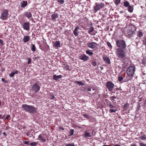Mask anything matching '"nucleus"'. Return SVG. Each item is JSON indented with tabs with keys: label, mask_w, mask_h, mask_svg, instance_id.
Returning <instances> with one entry per match:
<instances>
[{
	"label": "nucleus",
	"mask_w": 146,
	"mask_h": 146,
	"mask_svg": "<svg viewBox=\"0 0 146 146\" xmlns=\"http://www.w3.org/2000/svg\"><path fill=\"white\" fill-rule=\"evenodd\" d=\"M22 107L23 110L31 113H35L37 112V108L33 106L23 104L22 105Z\"/></svg>",
	"instance_id": "nucleus-1"
},
{
	"label": "nucleus",
	"mask_w": 146,
	"mask_h": 146,
	"mask_svg": "<svg viewBox=\"0 0 146 146\" xmlns=\"http://www.w3.org/2000/svg\"><path fill=\"white\" fill-rule=\"evenodd\" d=\"M125 49L117 48L115 50L116 56L119 58L123 59L125 57Z\"/></svg>",
	"instance_id": "nucleus-2"
},
{
	"label": "nucleus",
	"mask_w": 146,
	"mask_h": 146,
	"mask_svg": "<svg viewBox=\"0 0 146 146\" xmlns=\"http://www.w3.org/2000/svg\"><path fill=\"white\" fill-rule=\"evenodd\" d=\"M91 89L93 91L95 90V89L94 88H92L91 86H88V87H82L80 88V91H85L86 92L87 91L88 94L91 96H95V93H91L89 92V91H91Z\"/></svg>",
	"instance_id": "nucleus-3"
},
{
	"label": "nucleus",
	"mask_w": 146,
	"mask_h": 146,
	"mask_svg": "<svg viewBox=\"0 0 146 146\" xmlns=\"http://www.w3.org/2000/svg\"><path fill=\"white\" fill-rule=\"evenodd\" d=\"M116 44L118 47L117 48L125 49L126 45L125 41L123 40H117L116 41Z\"/></svg>",
	"instance_id": "nucleus-4"
},
{
	"label": "nucleus",
	"mask_w": 146,
	"mask_h": 146,
	"mask_svg": "<svg viewBox=\"0 0 146 146\" xmlns=\"http://www.w3.org/2000/svg\"><path fill=\"white\" fill-rule=\"evenodd\" d=\"M135 67L133 66H129L127 70V73L129 77H131L133 75L135 72Z\"/></svg>",
	"instance_id": "nucleus-5"
},
{
	"label": "nucleus",
	"mask_w": 146,
	"mask_h": 146,
	"mask_svg": "<svg viewBox=\"0 0 146 146\" xmlns=\"http://www.w3.org/2000/svg\"><path fill=\"white\" fill-rule=\"evenodd\" d=\"M104 6V3H96L93 7L94 11H99Z\"/></svg>",
	"instance_id": "nucleus-6"
},
{
	"label": "nucleus",
	"mask_w": 146,
	"mask_h": 146,
	"mask_svg": "<svg viewBox=\"0 0 146 146\" xmlns=\"http://www.w3.org/2000/svg\"><path fill=\"white\" fill-rule=\"evenodd\" d=\"M8 10L7 9H5L1 14V19L3 20H7L8 18Z\"/></svg>",
	"instance_id": "nucleus-7"
},
{
	"label": "nucleus",
	"mask_w": 146,
	"mask_h": 146,
	"mask_svg": "<svg viewBox=\"0 0 146 146\" xmlns=\"http://www.w3.org/2000/svg\"><path fill=\"white\" fill-rule=\"evenodd\" d=\"M106 86L108 90L110 91H112L114 88V84L111 81L107 82Z\"/></svg>",
	"instance_id": "nucleus-8"
},
{
	"label": "nucleus",
	"mask_w": 146,
	"mask_h": 146,
	"mask_svg": "<svg viewBox=\"0 0 146 146\" xmlns=\"http://www.w3.org/2000/svg\"><path fill=\"white\" fill-rule=\"evenodd\" d=\"M98 44L96 42H92L87 44L88 47L92 49H96L97 48Z\"/></svg>",
	"instance_id": "nucleus-9"
},
{
	"label": "nucleus",
	"mask_w": 146,
	"mask_h": 146,
	"mask_svg": "<svg viewBox=\"0 0 146 146\" xmlns=\"http://www.w3.org/2000/svg\"><path fill=\"white\" fill-rule=\"evenodd\" d=\"M40 87L37 83L34 84L32 88V90L35 93L38 92L40 90Z\"/></svg>",
	"instance_id": "nucleus-10"
},
{
	"label": "nucleus",
	"mask_w": 146,
	"mask_h": 146,
	"mask_svg": "<svg viewBox=\"0 0 146 146\" xmlns=\"http://www.w3.org/2000/svg\"><path fill=\"white\" fill-rule=\"evenodd\" d=\"M47 134L46 133H42L40 134L38 136L39 140L42 141L43 142L46 141V138H47Z\"/></svg>",
	"instance_id": "nucleus-11"
},
{
	"label": "nucleus",
	"mask_w": 146,
	"mask_h": 146,
	"mask_svg": "<svg viewBox=\"0 0 146 146\" xmlns=\"http://www.w3.org/2000/svg\"><path fill=\"white\" fill-rule=\"evenodd\" d=\"M30 23L29 22L24 23L23 25V27L24 29L28 31L30 29Z\"/></svg>",
	"instance_id": "nucleus-12"
},
{
	"label": "nucleus",
	"mask_w": 146,
	"mask_h": 146,
	"mask_svg": "<svg viewBox=\"0 0 146 146\" xmlns=\"http://www.w3.org/2000/svg\"><path fill=\"white\" fill-rule=\"evenodd\" d=\"M102 58L103 60L106 64H111L110 59L106 56L105 55H103L102 56Z\"/></svg>",
	"instance_id": "nucleus-13"
},
{
	"label": "nucleus",
	"mask_w": 146,
	"mask_h": 146,
	"mask_svg": "<svg viewBox=\"0 0 146 146\" xmlns=\"http://www.w3.org/2000/svg\"><path fill=\"white\" fill-rule=\"evenodd\" d=\"M79 29V27L77 26L76 27L73 33L75 36H77L78 35V34L80 33V32L78 31V29Z\"/></svg>",
	"instance_id": "nucleus-14"
},
{
	"label": "nucleus",
	"mask_w": 146,
	"mask_h": 146,
	"mask_svg": "<svg viewBox=\"0 0 146 146\" xmlns=\"http://www.w3.org/2000/svg\"><path fill=\"white\" fill-rule=\"evenodd\" d=\"M88 29L89 30V31L88 32V33L90 35H95V33H92V32L94 31V28L93 27L91 26Z\"/></svg>",
	"instance_id": "nucleus-15"
},
{
	"label": "nucleus",
	"mask_w": 146,
	"mask_h": 146,
	"mask_svg": "<svg viewBox=\"0 0 146 146\" xmlns=\"http://www.w3.org/2000/svg\"><path fill=\"white\" fill-rule=\"evenodd\" d=\"M89 57L86 56L85 54H83L82 56H80V59L84 61H86L89 59Z\"/></svg>",
	"instance_id": "nucleus-16"
},
{
	"label": "nucleus",
	"mask_w": 146,
	"mask_h": 146,
	"mask_svg": "<svg viewBox=\"0 0 146 146\" xmlns=\"http://www.w3.org/2000/svg\"><path fill=\"white\" fill-rule=\"evenodd\" d=\"M62 76L61 75H59L57 76L55 75H54L53 76V79L57 81L58 79H61L62 78Z\"/></svg>",
	"instance_id": "nucleus-17"
},
{
	"label": "nucleus",
	"mask_w": 146,
	"mask_h": 146,
	"mask_svg": "<svg viewBox=\"0 0 146 146\" xmlns=\"http://www.w3.org/2000/svg\"><path fill=\"white\" fill-rule=\"evenodd\" d=\"M85 134L82 135L84 137H90L92 136V135L90 133L87 132V131H85Z\"/></svg>",
	"instance_id": "nucleus-18"
},
{
	"label": "nucleus",
	"mask_w": 146,
	"mask_h": 146,
	"mask_svg": "<svg viewBox=\"0 0 146 146\" xmlns=\"http://www.w3.org/2000/svg\"><path fill=\"white\" fill-rule=\"evenodd\" d=\"M25 16L28 19L32 17V14L30 12H26L25 13Z\"/></svg>",
	"instance_id": "nucleus-19"
},
{
	"label": "nucleus",
	"mask_w": 146,
	"mask_h": 146,
	"mask_svg": "<svg viewBox=\"0 0 146 146\" xmlns=\"http://www.w3.org/2000/svg\"><path fill=\"white\" fill-rule=\"evenodd\" d=\"M54 46L56 47H60V44L59 41H56L54 43Z\"/></svg>",
	"instance_id": "nucleus-20"
},
{
	"label": "nucleus",
	"mask_w": 146,
	"mask_h": 146,
	"mask_svg": "<svg viewBox=\"0 0 146 146\" xmlns=\"http://www.w3.org/2000/svg\"><path fill=\"white\" fill-rule=\"evenodd\" d=\"M30 40V37L28 36H25L23 39V42H28Z\"/></svg>",
	"instance_id": "nucleus-21"
},
{
	"label": "nucleus",
	"mask_w": 146,
	"mask_h": 146,
	"mask_svg": "<svg viewBox=\"0 0 146 146\" xmlns=\"http://www.w3.org/2000/svg\"><path fill=\"white\" fill-rule=\"evenodd\" d=\"M51 17L52 19L54 20L57 19L58 17V16L57 13H55L52 15Z\"/></svg>",
	"instance_id": "nucleus-22"
},
{
	"label": "nucleus",
	"mask_w": 146,
	"mask_h": 146,
	"mask_svg": "<svg viewBox=\"0 0 146 146\" xmlns=\"http://www.w3.org/2000/svg\"><path fill=\"white\" fill-rule=\"evenodd\" d=\"M27 5V1H23L21 3V7L22 8H25Z\"/></svg>",
	"instance_id": "nucleus-23"
},
{
	"label": "nucleus",
	"mask_w": 146,
	"mask_h": 146,
	"mask_svg": "<svg viewBox=\"0 0 146 146\" xmlns=\"http://www.w3.org/2000/svg\"><path fill=\"white\" fill-rule=\"evenodd\" d=\"M129 104L127 102L123 106V109H124V110H127L129 108Z\"/></svg>",
	"instance_id": "nucleus-24"
},
{
	"label": "nucleus",
	"mask_w": 146,
	"mask_h": 146,
	"mask_svg": "<svg viewBox=\"0 0 146 146\" xmlns=\"http://www.w3.org/2000/svg\"><path fill=\"white\" fill-rule=\"evenodd\" d=\"M63 68H64L66 70H70L69 65L67 64H64Z\"/></svg>",
	"instance_id": "nucleus-25"
},
{
	"label": "nucleus",
	"mask_w": 146,
	"mask_h": 146,
	"mask_svg": "<svg viewBox=\"0 0 146 146\" xmlns=\"http://www.w3.org/2000/svg\"><path fill=\"white\" fill-rule=\"evenodd\" d=\"M133 7L131 6V5H130L128 7V11L130 13H132L133 11Z\"/></svg>",
	"instance_id": "nucleus-26"
},
{
	"label": "nucleus",
	"mask_w": 146,
	"mask_h": 146,
	"mask_svg": "<svg viewBox=\"0 0 146 146\" xmlns=\"http://www.w3.org/2000/svg\"><path fill=\"white\" fill-rule=\"evenodd\" d=\"M75 83L78 84L80 85L81 86L85 85V84L82 81H75Z\"/></svg>",
	"instance_id": "nucleus-27"
},
{
	"label": "nucleus",
	"mask_w": 146,
	"mask_h": 146,
	"mask_svg": "<svg viewBox=\"0 0 146 146\" xmlns=\"http://www.w3.org/2000/svg\"><path fill=\"white\" fill-rule=\"evenodd\" d=\"M18 73V71L17 70H15V72H13L11 74H10L9 76L11 77H13L15 74H17Z\"/></svg>",
	"instance_id": "nucleus-28"
},
{
	"label": "nucleus",
	"mask_w": 146,
	"mask_h": 146,
	"mask_svg": "<svg viewBox=\"0 0 146 146\" xmlns=\"http://www.w3.org/2000/svg\"><path fill=\"white\" fill-rule=\"evenodd\" d=\"M137 36L139 38H141L143 36V34L142 31H138V32Z\"/></svg>",
	"instance_id": "nucleus-29"
},
{
	"label": "nucleus",
	"mask_w": 146,
	"mask_h": 146,
	"mask_svg": "<svg viewBox=\"0 0 146 146\" xmlns=\"http://www.w3.org/2000/svg\"><path fill=\"white\" fill-rule=\"evenodd\" d=\"M86 53L88 54L90 56H92L93 54V53L91 52V50H88L86 51Z\"/></svg>",
	"instance_id": "nucleus-30"
},
{
	"label": "nucleus",
	"mask_w": 146,
	"mask_h": 146,
	"mask_svg": "<svg viewBox=\"0 0 146 146\" xmlns=\"http://www.w3.org/2000/svg\"><path fill=\"white\" fill-rule=\"evenodd\" d=\"M32 131V129H30V130H29L28 132L27 133H26L27 135V136H29L30 135H31V137L33 136V135L32 134V133H31V132Z\"/></svg>",
	"instance_id": "nucleus-31"
},
{
	"label": "nucleus",
	"mask_w": 146,
	"mask_h": 146,
	"mask_svg": "<svg viewBox=\"0 0 146 146\" xmlns=\"http://www.w3.org/2000/svg\"><path fill=\"white\" fill-rule=\"evenodd\" d=\"M74 133V129H71L70 130V131L69 134V136H71L73 135Z\"/></svg>",
	"instance_id": "nucleus-32"
},
{
	"label": "nucleus",
	"mask_w": 146,
	"mask_h": 146,
	"mask_svg": "<svg viewBox=\"0 0 146 146\" xmlns=\"http://www.w3.org/2000/svg\"><path fill=\"white\" fill-rule=\"evenodd\" d=\"M38 143V142H32L29 143V145H30L31 146H36L37 145Z\"/></svg>",
	"instance_id": "nucleus-33"
},
{
	"label": "nucleus",
	"mask_w": 146,
	"mask_h": 146,
	"mask_svg": "<svg viewBox=\"0 0 146 146\" xmlns=\"http://www.w3.org/2000/svg\"><path fill=\"white\" fill-rule=\"evenodd\" d=\"M124 6L126 7H128L130 5H129V2L127 1H125L124 2Z\"/></svg>",
	"instance_id": "nucleus-34"
},
{
	"label": "nucleus",
	"mask_w": 146,
	"mask_h": 146,
	"mask_svg": "<svg viewBox=\"0 0 146 146\" xmlns=\"http://www.w3.org/2000/svg\"><path fill=\"white\" fill-rule=\"evenodd\" d=\"M107 44L108 46L109 47L110 49H111L112 48V46L111 45V43L109 41L107 42Z\"/></svg>",
	"instance_id": "nucleus-35"
},
{
	"label": "nucleus",
	"mask_w": 146,
	"mask_h": 146,
	"mask_svg": "<svg viewBox=\"0 0 146 146\" xmlns=\"http://www.w3.org/2000/svg\"><path fill=\"white\" fill-rule=\"evenodd\" d=\"M31 50L33 51H35L36 50V48L34 44L32 45V46L31 49Z\"/></svg>",
	"instance_id": "nucleus-36"
},
{
	"label": "nucleus",
	"mask_w": 146,
	"mask_h": 146,
	"mask_svg": "<svg viewBox=\"0 0 146 146\" xmlns=\"http://www.w3.org/2000/svg\"><path fill=\"white\" fill-rule=\"evenodd\" d=\"M140 138L142 140H144L146 139V135H143L141 136Z\"/></svg>",
	"instance_id": "nucleus-37"
},
{
	"label": "nucleus",
	"mask_w": 146,
	"mask_h": 146,
	"mask_svg": "<svg viewBox=\"0 0 146 146\" xmlns=\"http://www.w3.org/2000/svg\"><path fill=\"white\" fill-rule=\"evenodd\" d=\"M120 0H115V3L117 6L120 3Z\"/></svg>",
	"instance_id": "nucleus-38"
},
{
	"label": "nucleus",
	"mask_w": 146,
	"mask_h": 146,
	"mask_svg": "<svg viewBox=\"0 0 146 146\" xmlns=\"http://www.w3.org/2000/svg\"><path fill=\"white\" fill-rule=\"evenodd\" d=\"M123 79V78L122 76H121L118 78V80L119 82L121 81Z\"/></svg>",
	"instance_id": "nucleus-39"
},
{
	"label": "nucleus",
	"mask_w": 146,
	"mask_h": 146,
	"mask_svg": "<svg viewBox=\"0 0 146 146\" xmlns=\"http://www.w3.org/2000/svg\"><path fill=\"white\" fill-rule=\"evenodd\" d=\"M65 146H75L74 143H69L65 145Z\"/></svg>",
	"instance_id": "nucleus-40"
},
{
	"label": "nucleus",
	"mask_w": 146,
	"mask_h": 146,
	"mask_svg": "<svg viewBox=\"0 0 146 146\" xmlns=\"http://www.w3.org/2000/svg\"><path fill=\"white\" fill-rule=\"evenodd\" d=\"M50 99H53L54 100H56V98L55 97V96H54L53 95H51L50 96Z\"/></svg>",
	"instance_id": "nucleus-41"
},
{
	"label": "nucleus",
	"mask_w": 146,
	"mask_h": 146,
	"mask_svg": "<svg viewBox=\"0 0 146 146\" xmlns=\"http://www.w3.org/2000/svg\"><path fill=\"white\" fill-rule=\"evenodd\" d=\"M92 66H96L97 65L96 62L95 61L92 62Z\"/></svg>",
	"instance_id": "nucleus-42"
},
{
	"label": "nucleus",
	"mask_w": 146,
	"mask_h": 146,
	"mask_svg": "<svg viewBox=\"0 0 146 146\" xmlns=\"http://www.w3.org/2000/svg\"><path fill=\"white\" fill-rule=\"evenodd\" d=\"M116 111V110H114L113 109H110L109 110V111L110 113L115 112Z\"/></svg>",
	"instance_id": "nucleus-43"
},
{
	"label": "nucleus",
	"mask_w": 146,
	"mask_h": 146,
	"mask_svg": "<svg viewBox=\"0 0 146 146\" xmlns=\"http://www.w3.org/2000/svg\"><path fill=\"white\" fill-rule=\"evenodd\" d=\"M124 60H123V65H125V66H127L128 65V62L126 61H124Z\"/></svg>",
	"instance_id": "nucleus-44"
},
{
	"label": "nucleus",
	"mask_w": 146,
	"mask_h": 146,
	"mask_svg": "<svg viewBox=\"0 0 146 146\" xmlns=\"http://www.w3.org/2000/svg\"><path fill=\"white\" fill-rule=\"evenodd\" d=\"M82 115L84 116L85 118H89V116L87 114H83Z\"/></svg>",
	"instance_id": "nucleus-45"
},
{
	"label": "nucleus",
	"mask_w": 146,
	"mask_h": 146,
	"mask_svg": "<svg viewBox=\"0 0 146 146\" xmlns=\"http://www.w3.org/2000/svg\"><path fill=\"white\" fill-rule=\"evenodd\" d=\"M57 1L58 2L60 3L61 4H62L64 2V0H57Z\"/></svg>",
	"instance_id": "nucleus-46"
},
{
	"label": "nucleus",
	"mask_w": 146,
	"mask_h": 146,
	"mask_svg": "<svg viewBox=\"0 0 146 146\" xmlns=\"http://www.w3.org/2000/svg\"><path fill=\"white\" fill-rule=\"evenodd\" d=\"M108 106L111 108H113L114 106L113 105H111L110 103H109L108 104Z\"/></svg>",
	"instance_id": "nucleus-47"
},
{
	"label": "nucleus",
	"mask_w": 146,
	"mask_h": 146,
	"mask_svg": "<svg viewBox=\"0 0 146 146\" xmlns=\"http://www.w3.org/2000/svg\"><path fill=\"white\" fill-rule=\"evenodd\" d=\"M1 80L3 82L5 83H7V81L6 80H5V79L4 78H2Z\"/></svg>",
	"instance_id": "nucleus-48"
},
{
	"label": "nucleus",
	"mask_w": 146,
	"mask_h": 146,
	"mask_svg": "<svg viewBox=\"0 0 146 146\" xmlns=\"http://www.w3.org/2000/svg\"><path fill=\"white\" fill-rule=\"evenodd\" d=\"M10 118H11V116H10V115H7V117L5 118V119H10Z\"/></svg>",
	"instance_id": "nucleus-49"
},
{
	"label": "nucleus",
	"mask_w": 146,
	"mask_h": 146,
	"mask_svg": "<svg viewBox=\"0 0 146 146\" xmlns=\"http://www.w3.org/2000/svg\"><path fill=\"white\" fill-rule=\"evenodd\" d=\"M28 62L27 63L28 64H29L31 63V59L29 58H28Z\"/></svg>",
	"instance_id": "nucleus-50"
},
{
	"label": "nucleus",
	"mask_w": 146,
	"mask_h": 146,
	"mask_svg": "<svg viewBox=\"0 0 146 146\" xmlns=\"http://www.w3.org/2000/svg\"><path fill=\"white\" fill-rule=\"evenodd\" d=\"M140 146H146V144H145L143 143H139Z\"/></svg>",
	"instance_id": "nucleus-51"
},
{
	"label": "nucleus",
	"mask_w": 146,
	"mask_h": 146,
	"mask_svg": "<svg viewBox=\"0 0 146 146\" xmlns=\"http://www.w3.org/2000/svg\"><path fill=\"white\" fill-rule=\"evenodd\" d=\"M58 129L59 130L61 129L62 130H64V128L63 127H62L61 126H60L58 127Z\"/></svg>",
	"instance_id": "nucleus-52"
},
{
	"label": "nucleus",
	"mask_w": 146,
	"mask_h": 146,
	"mask_svg": "<svg viewBox=\"0 0 146 146\" xmlns=\"http://www.w3.org/2000/svg\"><path fill=\"white\" fill-rule=\"evenodd\" d=\"M5 115H4L2 116L1 115H0V118L1 119H3L5 118Z\"/></svg>",
	"instance_id": "nucleus-53"
},
{
	"label": "nucleus",
	"mask_w": 146,
	"mask_h": 146,
	"mask_svg": "<svg viewBox=\"0 0 146 146\" xmlns=\"http://www.w3.org/2000/svg\"><path fill=\"white\" fill-rule=\"evenodd\" d=\"M24 143L25 144H26V145H29V141H25L24 142Z\"/></svg>",
	"instance_id": "nucleus-54"
},
{
	"label": "nucleus",
	"mask_w": 146,
	"mask_h": 146,
	"mask_svg": "<svg viewBox=\"0 0 146 146\" xmlns=\"http://www.w3.org/2000/svg\"><path fill=\"white\" fill-rule=\"evenodd\" d=\"M143 106L144 107H146V101H145L144 103H143Z\"/></svg>",
	"instance_id": "nucleus-55"
},
{
	"label": "nucleus",
	"mask_w": 146,
	"mask_h": 146,
	"mask_svg": "<svg viewBox=\"0 0 146 146\" xmlns=\"http://www.w3.org/2000/svg\"><path fill=\"white\" fill-rule=\"evenodd\" d=\"M112 97V96L110 97H109V98H110V99L111 100H113L115 101V100L113 99V98H111Z\"/></svg>",
	"instance_id": "nucleus-56"
},
{
	"label": "nucleus",
	"mask_w": 146,
	"mask_h": 146,
	"mask_svg": "<svg viewBox=\"0 0 146 146\" xmlns=\"http://www.w3.org/2000/svg\"><path fill=\"white\" fill-rule=\"evenodd\" d=\"M143 43L145 44V45L146 44V38H145V40L143 41Z\"/></svg>",
	"instance_id": "nucleus-57"
},
{
	"label": "nucleus",
	"mask_w": 146,
	"mask_h": 146,
	"mask_svg": "<svg viewBox=\"0 0 146 146\" xmlns=\"http://www.w3.org/2000/svg\"><path fill=\"white\" fill-rule=\"evenodd\" d=\"M138 104V106L137 107V108H138V110H139V109H140V107H141V106L140 105V104L139 103Z\"/></svg>",
	"instance_id": "nucleus-58"
},
{
	"label": "nucleus",
	"mask_w": 146,
	"mask_h": 146,
	"mask_svg": "<svg viewBox=\"0 0 146 146\" xmlns=\"http://www.w3.org/2000/svg\"><path fill=\"white\" fill-rule=\"evenodd\" d=\"M130 146H137L134 143H133Z\"/></svg>",
	"instance_id": "nucleus-59"
},
{
	"label": "nucleus",
	"mask_w": 146,
	"mask_h": 146,
	"mask_svg": "<svg viewBox=\"0 0 146 146\" xmlns=\"http://www.w3.org/2000/svg\"><path fill=\"white\" fill-rule=\"evenodd\" d=\"M113 146H121L119 145H118V144H116L115 145H113Z\"/></svg>",
	"instance_id": "nucleus-60"
},
{
	"label": "nucleus",
	"mask_w": 146,
	"mask_h": 146,
	"mask_svg": "<svg viewBox=\"0 0 146 146\" xmlns=\"http://www.w3.org/2000/svg\"><path fill=\"white\" fill-rule=\"evenodd\" d=\"M127 66H125V65H124L123 64V66H122V67L123 68H126Z\"/></svg>",
	"instance_id": "nucleus-61"
},
{
	"label": "nucleus",
	"mask_w": 146,
	"mask_h": 146,
	"mask_svg": "<svg viewBox=\"0 0 146 146\" xmlns=\"http://www.w3.org/2000/svg\"><path fill=\"white\" fill-rule=\"evenodd\" d=\"M3 134L4 135H5V136H6L7 135L6 133L5 132H3Z\"/></svg>",
	"instance_id": "nucleus-62"
},
{
	"label": "nucleus",
	"mask_w": 146,
	"mask_h": 146,
	"mask_svg": "<svg viewBox=\"0 0 146 146\" xmlns=\"http://www.w3.org/2000/svg\"><path fill=\"white\" fill-rule=\"evenodd\" d=\"M100 70H103L104 69V68L103 67L101 66V67H100Z\"/></svg>",
	"instance_id": "nucleus-63"
},
{
	"label": "nucleus",
	"mask_w": 146,
	"mask_h": 146,
	"mask_svg": "<svg viewBox=\"0 0 146 146\" xmlns=\"http://www.w3.org/2000/svg\"><path fill=\"white\" fill-rule=\"evenodd\" d=\"M112 98H113H113H115V99H116L117 98L115 96H112Z\"/></svg>",
	"instance_id": "nucleus-64"
}]
</instances>
